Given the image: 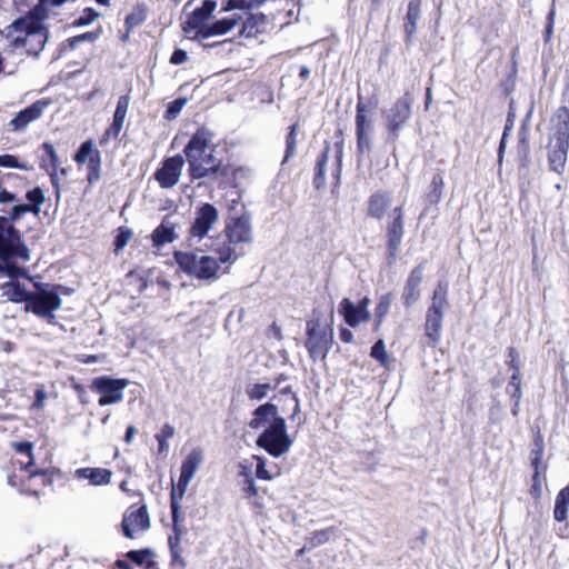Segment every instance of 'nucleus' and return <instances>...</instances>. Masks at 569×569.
<instances>
[{
    "label": "nucleus",
    "instance_id": "obj_9",
    "mask_svg": "<svg viewBox=\"0 0 569 569\" xmlns=\"http://www.w3.org/2000/svg\"><path fill=\"white\" fill-rule=\"evenodd\" d=\"M49 16V7L43 0L39 2L24 16L12 21V28H29L36 30V37H38V47H33V51H42L49 38V31L43 26V21Z\"/></svg>",
    "mask_w": 569,
    "mask_h": 569
},
{
    "label": "nucleus",
    "instance_id": "obj_12",
    "mask_svg": "<svg viewBox=\"0 0 569 569\" xmlns=\"http://www.w3.org/2000/svg\"><path fill=\"white\" fill-rule=\"evenodd\" d=\"M217 8L216 0H203L201 7L196 8L182 23V31L190 34L192 40H202L198 33L206 31L210 24L208 21Z\"/></svg>",
    "mask_w": 569,
    "mask_h": 569
},
{
    "label": "nucleus",
    "instance_id": "obj_8",
    "mask_svg": "<svg viewBox=\"0 0 569 569\" xmlns=\"http://www.w3.org/2000/svg\"><path fill=\"white\" fill-rule=\"evenodd\" d=\"M412 98L409 92H406L398 99L389 109L382 111L386 129L388 131V139L396 141L400 131L406 126L411 117Z\"/></svg>",
    "mask_w": 569,
    "mask_h": 569
},
{
    "label": "nucleus",
    "instance_id": "obj_53",
    "mask_svg": "<svg viewBox=\"0 0 569 569\" xmlns=\"http://www.w3.org/2000/svg\"><path fill=\"white\" fill-rule=\"evenodd\" d=\"M253 458L257 460L256 476L262 480H271L272 476L267 470L266 458L260 457V456H254Z\"/></svg>",
    "mask_w": 569,
    "mask_h": 569
},
{
    "label": "nucleus",
    "instance_id": "obj_6",
    "mask_svg": "<svg viewBox=\"0 0 569 569\" xmlns=\"http://www.w3.org/2000/svg\"><path fill=\"white\" fill-rule=\"evenodd\" d=\"M37 291L30 292L27 310L42 318H53V311L61 307V286L36 283Z\"/></svg>",
    "mask_w": 569,
    "mask_h": 569
},
{
    "label": "nucleus",
    "instance_id": "obj_1",
    "mask_svg": "<svg viewBox=\"0 0 569 569\" xmlns=\"http://www.w3.org/2000/svg\"><path fill=\"white\" fill-rule=\"evenodd\" d=\"M213 133L207 128L198 129L183 149L188 162V173L192 180L202 178L219 179L228 174V167L213 156Z\"/></svg>",
    "mask_w": 569,
    "mask_h": 569
},
{
    "label": "nucleus",
    "instance_id": "obj_21",
    "mask_svg": "<svg viewBox=\"0 0 569 569\" xmlns=\"http://www.w3.org/2000/svg\"><path fill=\"white\" fill-rule=\"evenodd\" d=\"M423 278L421 264L413 268L409 273L402 290L401 299L406 308L412 307L420 299V284Z\"/></svg>",
    "mask_w": 569,
    "mask_h": 569
},
{
    "label": "nucleus",
    "instance_id": "obj_34",
    "mask_svg": "<svg viewBox=\"0 0 569 569\" xmlns=\"http://www.w3.org/2000/svg\"><path fill=\"white\" fill-rule=\"evenodd\" d=\"M278 388V383H271V382H257L247 386L246 388V395L250 400H262L264 399L270 391Z\"/></svg>",
    "mask_w": 569,
    "mask_h": 569
},
{
    "label": "nucleus",
    "instance_id": "obj_44",
    "mask_svg": "<svg viewBox=\"0 0 569 569\" xmlns=\"http://www.w3.org/2000/svg\"><path fill=\"white\" fill-rule=\"evenodd\" d=\"M266 0H228L221 11L227 12L233 9H252L261 6Z\"/></svg>",
    "mask_w": 569,
    "mask_h": 569
},
{
    "label": "nucleus",
    "instance_id": "obj_54",
    "mask_svg": "<svg viewBox=\"0 0 569 569\" xmlns=\"http://www.w3.org/2000/svg\"><path fill=\"white\" fill-rule=\"evenodd\" d=\"M152 552L149 549L141 550H131L127 553V557L138 566H142L147 558L151 556Z\"/></svg>",
    "mask_w": 569,
    "mask_h": 569
},
{
    "label": "nucleus",
    "instance_id": "obj_57",
    "mask_svg": "<svg viewBox=\"0 0 569 569\" xmlns=\"http://www.w3.org/2000/svg\"><path fill=\"white\" fill-rule=\"evenodd\" d=\"M507 357H508L507 363L513 370V373L520 375L521 365H520L519 353L517 352V350L513 347L508 348Z\"/></svg>",
    "mask_w": 569,
    "mask_h": 569
},
{
    "label": "nucleus",
    "instance_id": "obj_43",
    "mask_svg": "<svg viewBox=\"0 0 569 569\" xmlns=\"http://www.w3.org/2000/svg\"><path fill=\"white\" fill-rule=\"evenodd\" d=\"M373 124L369 114H363L362 107H356V131L372 132Z\"/></svg>",
    "mask_w": 569,
    "mask_h": 569
},
{
    "label": "nucleus",
    "instance_id": "obj_64",
    "mask_svg": "<svg viewBox=\"0 0 569 569\" xmlns=\"http://www.w3.org/2000/svg\"><path fill=\"white\" fill-rule=\"evenodd\" d=\"M170 555H171V565L173 567H179L181 569H183L186 567L187 563H186V560L182 557V550L181 549L170 550Z\"/></svg>",
    "mask_w": 569,
    "mask_h": 569
},
{
    "label": "nucleus",
    "instance_id": "obj_52",
    "mask_svg": "<svg viewBox=\"0 0 569 569\" xmlns=\"http://www.w3.org/2000/svg\"><path fill=\"white\" fill-rule=\"evenodd\" d=\"M92 150H93V144H92V141L88 140V141H84L79 150L77 151L76 156H74V160L78 162V163H84L88 159V157L92 153Z\"/></svg>",
    "mask_w": 569,
    "mask_h": 569
},
{
    "label": "nucleus",
    "instance_id": "obj_30",
    "mask_svg": "<svg viewBox=\"0 0 569 569\" xmlns=\"http://www.w3.org/2000/svg\"><path fill=\"white\" fill-rule=\"evenodd\" d=\"M391 198L386 192H376L369 199L368 214L381 219L389 208Z\"/></svg>",
    "mask_w": 569,
    "mask_h": 569
},
{
    "label": "nucleus",
    "instance_id": "obj_59",
    "mask_svg": "<svg viewBox=\"0 0 569 569\" xmlns=\"http://www.w3.org/2000/svg\"><path fill=\"white\" fill-rule=\"evenodd\" d=\"M122 128H123V122L112 120V123L104 132V136H103L101 142H104V141L109 140L110 138L117 139L119 137Z\"/></svg>",
    "mask_w": 569,
    "mask_h": 569
},
{
    "label": "nucleus",
    "instance_id": "obj_63",
    "mask_svg": "<svg viewBox=\"0 0 569 569\" xmlns=\"http://www.w3.org/2000/svg\"><path fill=\"white\" fill-rule=\"evenodd\" d=\"M242 490L246 495V498H251V497L257 496L258 489H257L254 481L251 477L246 478Z\"/></svg>",
    "mask_w": 569,
    "mask_h": 569
},
{
    "label": "nucleus",
    "instance_id": "obj_31",
    "mask_svg": "<svg viewBox=\"0 0 569 569\" xmlns=\"http://www.w3.org/2000/svg\"><path fill=\"white\" fill-rule=\"evenodd\" d=\"M267 26V16L263 13H251L242 23L241 34L246 37H253L262 32Z\"/></svg>",
    "mask_w": 569,
    "mask_h": 569
},
{
    "label": "nucleus",
    "instance_id": "obj_23",
    "mask_svg": "<svg viewBox=\"0 0 569 569\" xmlns=\"http://www.w3.org/2000/svg\"><path fill=\"white\" fill-rule=\"evenodd\" d=\"M276 418H281L278 407L271 402H266L254 409L249 427L254 430L266 429Z\"/></svg>",
    "mask_w": 569,
    "mask_h": 569
},
{
    "label": "nucleus",
    "instance_id": "obj_40",
    "mask_svg": "<svg viewBox=\"0 0 569 569\" xmlns=\"http://www.w3.org/2000/svg\"><path fill=\"white\" fill-rule=\"evenodd\" d=\"M328 161V150L323 151L320 159L317 162L316 166V173L313 183L317 189H320L325 186L326 182V163Z\"/></svg>",
    "mask_w": 569,
    "mask_h": 569
},
{
    "label": "nucleus",
    "instance_id": "obj_15",
    "mask_svg": "<svg viewBox=\"0 0 569 569\" xmlns=\"http://www.w3.org/2000/svg\"><path fill=\"white\" fill-rule=\"evenodd\" d=\"M391 220L388 222L387 227V247H388V257L390 260H395L397 258L399 247L403 237V213L401 207H396L390 216Z\"/></svg>",
    "mask_w": 569,
    "mask_h": 569
},
{
    "label": "nucleus",
    "instance_id": "obj_41",
    "mask_svg": "<svg viewBox=\"0 0 569 569\" xmlns=\"http://www.w3.org/2000/svg\"><path fill=\"white\" fill-rule=\"evenodd\" d=\"M333 530H335L333 528H326L322 530L313 531L310 535V537L308 538L309 547L316 548V547L322 546L326 542H328Z\"/></svg>",
    "mask_w": 569,
    "mask_h": 569
},
{
    "label": "nucleus",
    "instance_id": "obj_37",
    "mask_svg": "<svg viewBox=\"0 0 569 569\" xmlns=\"http://www.w3.org/2000/svg\"><path fill=\"white\" fill-rule=\"evenodd\" d=\"M176 429L170 423H164L161 428V431L156 435V440L158 441V451L159 453H167L169 450V445L167 442L168 439L174 436Z\"/></svg>",
    "mask_w": 569,
    "mask_h": 569
},
{
    "label": "nucleus",
    "instance_id": "obj_28",
    "mask_svg": "<svg viewBox=\"0 0 569 569\" xmlns=\"http://www.w3.org/2000/svg\"><path fill=\"white\" fill-rule=\"evenodd\" d=\"M151 238L154 247H161L166 243H170L178 238L176 227L168 217H166L153 230Z\"/></svg>",
    "mask_w": 569,
    "mask_h": 569
},
{
    "label": "nucleus",
    "instance_id": "obj_27",
    "mask_svg": "<svg viewBox=\"0 0 569 569\" xmlns=\"http://www.w3.org/2000/svg\"><path fill=\"white\" fill-rule=\"evenodd\" d=\"M548 162L550 170L562 173L565 170L569 144L549 142Z\"/></svg>",
    "mask_w": 569,
    "mask_h": 569
},
{
    "label": "nucleus",
    "instance_id": "obj_20",
    "mask_svg": "<svg viewBox=\"0 0 569 569\" xmlns=\"http://www.w3.org/2000/svg\"><path fill=\"white\" fill-rule=\"evenodd\" d=\"M121 527L127 538H133V531L136 529L142 531L149 529L150 519L147 506L142 505L134 510L129 509L123 516Z\"/></svg>",
    "mask_w": 569,
    "mask_h": 569
},
{
    "label": "nucleus",
    "instance_id": "obj_42",
    "mask_svg": "<svg viewBox=\"0 0 569 569\" xmlns=\"http://www.w3.org/2000/svg\"><path fill=\"white\" fill-rule=\"evenodd\" d=\"M431 190L428 193L429 202L437 203L440 201L443 188V178L440 173L433 176L431 183Z\"/></svg>",
    "mask_w": 569,
    "mask_h": 569
},
{
    "label": "nucleus",
    "instance_id": "obj_51",
    "mask_svg": "<svg viewBox=\"0 0 569 569\" xmlns=\"http://www.w3.org/2000/svg\"><path fill=\"white\" fill-rule=\"evenodd\" d=\"M356 107H362L363 108V114H371L376 108L378 107V98L371 97L365 100V98L359 94L358 96V102Z\"/></svg>",
    "mask_w": 569,
    "mask_h": 569
},
{
    "label": "nucleus",
    "instance_id": "obj_4",
    "mask_svg": "<svg viewBox=\"0 0 569 569\" xmlns=\"http://www.w3.org/2000/svg\"><path fill=\"white\" fill-rule=\"evenodd\" d=\"M448 308V286L439 282L433 290L431 305L427 309L425 322L426 336L432 345H437L440 341L443 316Z\"/></svg>",
    "mask_w": 569,
    "mask_h": 569
},
{
    "label": "nucleus",
    "instance_id": "obj_45",
    "mask_svg": "<svg viewBox=\"0 0 569 569\" xmlns=\"http://www.w3.org/2000/svg\"><path fill=\"white\" fill-rule=\"evenodd\" d=\"M506 391L512 400L521 401L522 387H521L520 375L512 373V376L510 377V380L508 382V386L506 388Z\"/></svg>",
    "mask_w": 569,
    "mask_h": 569
},
{
    "label": "nucleus",
    "instance_id": "obj_24",
    "mask_svg": "<svg viewBox=\"0 0 569 569\" xmlns=\"http://www.w3.org/2000/svg\"><path fill=\"white\" fill-rule=\"evenodd\" d=\"M79 480H88L92 486H104L111 482L112 472L106 468H79L74 471Z\"/></svg>",
    "mask_w": 569,
    "mask_h": 569
},
{
    "label": "nucleus",
    "instance_id": "obj_14",
    "mask_svg": "<svg viewBox=\"0 0 569 569\" xmlns=\"http://www.w3.org/2000/svg\"><path fill=\"white\" fill-rule=\"evenodd\" d=\"M226 232L228 243L222 246H230L236 250L238 244L250 243L253 240L252 224L246 214L232 218L226 227Z\"/></svg>",
    "mask_w": 569,
    "mask_h": 569
},
{
    "label": "nucleus",
    "instance_id": "obj_61",
    "mask_svg": "<svg viewBox=\"0 0 569 569\" xmlns=\"http://www.w3.org/2000/svg\"><path fill=\"white\" fill-rule=\"evenodd\" d=\"M47 399V393L42 387H39L34 391V401L32 403L33 409H42L44 406V401Z\"/></svg>",
    "mask_w": 569,
    "mask_h": 569
},
{
    "label": "nucleus",
    "instance_id": "obj_10",
    "mask_svg": "<svg viewBox=\"0 0 569 569\" xmlns=\"http://www.w3.org/2000/svg\"><path fill=\"white\" fill-rule=\"evenodd\" d=\"M306 347L313 361L323 360L332 343V331L321 329L319 321L307 322Z\"/></svg>",
    "mask_w": 569,
    "mask_h": 569
},
{
    "label": "nucleus",
    "instance_id": "obj_50",
    "mask_svg": "<svg viewBox=\"0 0 569 569\" xmlns=\"http://www.w3.org/2000/svg\"><path fill=\"white\" fill-rule=\"evenodd\" d=\"M98 12H96L91 8H87L83 10L82 14L74 20L73 24L76 27H83L92 23L98 18Z\"/></svg>",
    "mask_w": 569,
    "mask_h": 569
},
{
    "label": "nucleus",
    "instance_id": "obj_17",
    "mask_svg": "<svg viewBox=\"0 0 569 569\" xmlns=\"http://www.w3.org/2000/svg\"><path fill=\"white\" fill-rule=\"evenodd\" d=\"M370 300L365 297L358 305H355L349 298H343L339 305V312L342 315L347 325L356 328L361 322L370 319L368 306Z\"/></svg>",
    "mask_w": 569,
    "mask_h": 569
},
{
    "label": "nucleus",
    "instance_id": "obj_46",
    "mask_svg": "<svg viewBox=\"0 0 569 569\" xmlns=\"http://www.w3.org/2000/svg\"><path fill=\"white\" fill-rule=\"evenodd\" d=\"M370 356L376 359L380 365L387 366L389 362V355L386 351V345L382 339L375 342L371 348Z\"/></svg>",
    "mask_w": 569,
    "mask_h": 569
},
{
    "label": "nucleus",
    "instance_id": "obj_5",
    "mask_svg": "<svg viewBox=\"0 0 569 569\" xmlns=\"http://www.w3.org/2000/svg\"><path fill=\"white\" fill-rule=\"evenodd\" d=\"M256 445L274 458L287 453L292 446V440L288 435L286 420L281 417L271 421L257 438Z\"/></svg>",
    "mask_w": 569,
    "mask_h": 569
},
{
    "label": "nucleus",
    "instance_id": "obj_11",
    "mask_svg": "<svg viewBox=\"0 0 569 569\" xmlns=\"http://www.w3.org/2000/svg\"><path fill=\"white\" fill-rule=\"evenodd\" d=\"M128 383L126 379L101 376L92 380L91 389L100 395L99 405L108 406L122 401L123 390Z\"/></svg>",
    "mask_w": 569,
    "mask_h": 569
},
{
    "label": "nucleus",
    "instance_id": "obj_2",
    "mask_svg": "<svg viewBox=\"0 0 569 569\" xmlns=\"http://www.w3.org/2000/svg\"><path fill=\"white\" fill-rule=\"evenodd\" d=\"M212 254H204L203 251H176L173 258L179 268L200 280H213L219 277V272L224 263H233L243 254L230 246H218Z\"/></svg>",
    "mask_w": 569,
    "mask_h": 569
},
{
    "label": "nucleus",
    "instance_id": "obj_62",
    "mask_svg": "<svg viewBox=\"0 0 569 569\" xmlns=\"http://www.w3.org/2000/svg\"><path fill=\"white\" fill-rule=\"evenodd\" d=\"M131 238V231L128 229H123L119 232V234L116 237V250H120L126 247L129 239Z\"/></svg>",
    "mask_w": 569,
    "mask_h": 569
},
{
    "label": "nucleus",
    "instance_id": "obj_48",
    "mask_svg": "<svg viewBox=\"0 0 569 569\" xmlns=\"http://www.w3.org/2000/svg\"><path fill=\"white\" fill-rule=\"evenodd\" d=\"M0 167L30 170V167L27 163L20 162L16 156L8 153L0 156Z\"/></svg>",
    "mask_w": 569,
    "mask_h": 569
},
{
    "label": "nucleus",
    "instance_id": "obj_47",
    "mask_svg": "<svg viewBox=\"0 0 569 569\" xmlns=\"http://www.w3.org/2000/svg\"><path fill=\"white\" fill-rule=\"evenodd\" d=\"M129 103H130V97L128 94H123V96L119 97L112 120L124 123Z\"/></svg>",
    "mask_w": 569,
    "mask_h": 569
},
{
    "label": "nucleus",
    "instance_id": "obj_26",
    "mask_svg": "<svg viewBox=\"0 0 569 569\" xmlns=\"http://www.w3.org/2000/svg\"><path fill=\"white\" fill-rule=\"evenodd\" d=\"M202 460L203 455L200 449L191 450V452L186 457L181 465V472L179 477L181 487L189 486Z\"/></svg>",
    "mask_w": 569,
    "mask_h": 569
},
{
    "label": "nucleus",
    "instance_id": "obj_29",
    "mask_svg": "<svg viewBox=\"0 0 569 569\" xmlns=\"http://www.w3.org/2000/svg\"><path fill=\"white\" fill-rule=\"evenodd\" d=\"M420 19V2L411 0L408 3L407 13L405 18V32L407 41H410L417 32V23Z\"/></svg>",
    "mask_w": 569,
    "mask_h": 569
},
{
    "label": "nucleus",
    "instance_id": "obj_55",
    "mask_svg": "<svg viewBox=\"0 0 569 569\" xmlns=\"http://www.w3.org/2000/svg\"><path fill=\"white\" fill-rule=\"evenodd\" d=\"M188 486L181 487V481L178 480V483L172 488L170 493V506H180V501L183 498Z\"/></svg>",
    "mask_w": 569,
    "mask_h": 569
},
{
    "label": "nucleus",
    "instance_id": "obj_18",
    "mask_svg": "<svg viewBox=\"0 0 569 569\" xmlns=\"http://www.w3.org/2000/svg\"><path fill=\"white\" fill-rule=\"evenodd\" d=\"M549 142L569 144V108L559 107L552 114Z\"/></svg>",
    "mask_w": 569,
    "mask_h": 569
},
{
    "label": "nucleus",
    "instance_id": "obj_13",
    "mask_svg": "<svg viewBox=\"0 0 569 569\" xmlns=\"http://www.w3.org/2000/svg\"><path fill=\"white\" fill-rule=\"evenodd\" d=\"M8 48L10 51L23 48L28 54L38 56L41 51L31 50L38 47V37L36 30L28 28H12V22L4 29Z\"/></svg>",
    "mask_w": 569,
    "mask_h": 569
},
{
    "label": "nucleus",
    "instance_id": "obj_49",
    "mask_svg": "<svg viewBox=\"0 0 569 569\" xmlns=\"http://www.w3.org/2000/svg\"><path fill=\"white\" fill-rule=\"evenodd\" d=\"M371 133L372 132L356 131L357 149L359 153L363 154L371 150Z\"/></svg>",
    "mask_w": 569,
    "mask_h": 569
},
{
    "label": "nucleus",
    "instance_id": "obj_25",
    "mask_svg": "<svg viewBox=\"0 0 569 569\" xmlns=\"http://www.w3.org/2000/svg\"><path fill=\"white\" fill-rule=\"evenodd\" d=\"M242 20L241 16L233 14L231 17H226L214 22H211L206 31H201L198 33L199 38L208 39L210 37L223 36L231 31L239 22Z\"/></svg>",
    "mask_w": 569,
    "mask_h": 569
},
{
    "label": "nucleus",
    "instance_id": "obj_33",
    "mask_svg": "<svg viewBox=\"0 0 569 569\" xmlns=\"http://www.w3.org/2000/svg\"><path fill=\"white\" fill-rule=\"evenodd\" d=\"M30 292L16 282H7L2 286V296L13 302H27Z\"/></svg>",
    "mask_w": 569,
    "mask_h": 569
},
{
    "label": "nucleus",
    "instance_id": "obj_16",
    "mask_svg": "<svg viewBox=\"0 0 569 569\" xmlns=\"http://www.w3.org/2000/svg\"><path fill=\"white\" fill-rule=\"evenodd\" d=\"M183 164L184 159L180 154L166 159L162 167L154 173V178L160 187L164 189L174 187L181 177Z\"/></svg>",
    "mask_w": 569,
    "mask_h": 569
},
{
    "label": "nucleus",
    "instance_id": "obj_19",
    "mask_svg": "<svg viewBox=\"0 0 569 569\" xmlns=\"http://www.w3.org/2000/svg\"><path fill=\"white\" fill-rule=\"evenodd\" d=\"M50 100L42 99L19 111L9 122L11 130H24L31 122L38 120L42 116L43 111L50 106Z\"/></svg>",
    "mask_w": 569,
    "mask_h": 569
},
{
    "label": "nucleus",
    "instance_id": "obj_35",
    "mask_svg": "<svg viewBox=\"0 0 569 569\" xmlns=\"http://www.w3.org/2000/svg\"><path fill=\"white\" fill-rule=\"evenodd\" d=\"M148 17L147 8L143 4H137L126 18L128 31L141 26Z\"/></svg>",
    "mask_w": 569,
    "mask_h": 569
},
{
    "label": "nucleus",
    "instance_id": "obj_39",
    "mask_svg": "<svg viewBox=\"0 0 569 569\" xmlns=\"http://www.w3.org/2000/svg\"><path fill=\"white\" fill-rule=\"evenodd\" d=\"M392 299L393 297L391 293H386L380 297L376 307V328L380 327L383 318L389 312Z\"/></svg>",
    "mask_w": 569,
    "mask_h": 569
},
{
    "label": "nucleus",
    "instance_id": "obj_36",
    "mask_svg": "<svg viewBox=\"0 0 569 569\" xmlns=\"http://www.w3.org/2000/svg\"><path fill=\"white\" fill-rule=\"evenodd\" d=\"M26 198L29 201L27 207L31 208L30 211L34 214H39L41 206L46 201L44 192L40 187H36L26 193Z\"/></svg>",
    "mask_w": 569,
    "mask_h": 569
},
{
    "label": "nucleus",
    "instance_id": "obj_58",
    "mask_svg": "<svg viewBox=\"0 0 569 569\" xmlns=\"http://www.w3.org/2000/svg\"><path fill=\"white\" fill-rule=\"evenodd\" d=\"M42 149L44 150L46 154L48 156V158L50 160L51 168L53 170H57L58 166H59V158H58V154H57V151H56L53 144H51L50 142H43Z\"/></svg>",
    "mask_w": 569,
    "mask_h": 569
},
{
    "label": "nucleus",
    "instance_id": "obj_7",
    "mask_svg": "<svg viewBox=\"0 0 569 569\" xmlns=\"http://www.w3.org/2000/svg\"><path fill=\"white\" fill-rule=\"evenodd\" d=\"M219 220V212L211 203H202L196 208L194 218L189 228L187 242L189 247L198 244L207 238Z\"/></svg>",
    "mask_w": 569,
    "mask_h": 569
},
{
    "label": "nucleus",
    "instance_id": "obj_56",
    "mask_svg": "<svg viewBox=\"0 0 569 569\" xmlns=\"http://www.w3.org/2000/svg\"><path fill=\"white\" fill-rule=\"evenodd\" d=\"M187 99L186 98H179L172 101L168 109H167V118L168 119H174L182 110V108L186 106Z\"/></svg>",
    "mask_w": 569,
    "mask_h": 569
},
{
    "label": "nucleus",
    "instance_id": "obj_3",
    "mask_svg": "<svg viewBox=\"0 0 569 569\" xmlns=\"http://www.w3.org/2000/svg\"><path fill=\"white\" fill-rule=\"evenodd\" d=\"M31 208L27 204H16L12 207L8 217H0V238L9 247L12 257L20 258L24 261L30 259V252L23 240L21 239L20 232L14 228L13 221L21 218Z\"/></svg>",
    "mask_w": 569,
    "mask_h": 569
},
{
    "label": "nucleus",
    "instance_id": "obj_22",
    "mask_svg": "<svg viewBox=\"0 0 569 569\" xmlns=\"http://www.w3.org/2000/svg\"><path fill=\"white\" fill-rule=\"evenodd\" d=\"M12 448L16 450L17 453L24 456L27 460H18L12 462L13 466L18 465L20 471H26L28 473V478L31 480L36 478L37 476H44V471H41L39 469H34V461H33V443L30 441H21V442H12Z\"/></svg>",
    "mask_w": 569,
    "mask_h": 569
},
{
    "label": "nucleus",
    "instance_id": "obj_32",
    "mask_svg": "<svg viewBox=\"0 0 569 569\" xmlns=\"http://www.w3.org/2000/svg\"><path fill=\"white\" fill-rule=\"evenodd\" d=\"M569 509V483L562 488L555 501L553 518L558 522H562L567 519Z\"/></svg>",
    "mask_w": 569,
    "mask_h": 569
},
{
    "label": "nucleus",
    "instance_id": "obj_60",
    "mask_svg": "<svg viewBox=\"0 0 569 569\" xmlns=\"http://www.w3.org/2000/svg\"><path fill=\"white\" fill-rule=\"evenodd\" d=\"M99 154L97 153L96 157H91L89 159V167H90V172L88 174V181L90 183L97 181L99 179Z\"/></svg>",
    "mask_w": 569,
    "mask_h": 569
},
{
    "label": "nucleus",
    "instance_id": "obj_38",
    "mask_svg": "<svg viewBox=\"0 0 569 569\" xmlns=\"http://www.w3.org/2000/svg\"><path fill=\"white\" fill-rule=\"evenodd\" d=\"M297 132H298V123L292 124L289 128V132L286 138V152L282 160V164L289 161L295 154L297 149Z\"/></svg>",
    "mask_w": 569,
    "mask_h": 569
}]
</instances>
